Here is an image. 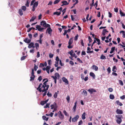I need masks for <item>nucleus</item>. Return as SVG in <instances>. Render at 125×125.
<instances>
[{
	"label": "nucleus",
	"mask_w": 125,
	"mask_h": 125,
	"mask_svg": "<svg viewBox=\"0 0 125 125\" xmlns=\"http://www.w3.org/2000/svg\"><path fill=\"white\" fill-rule=\"evenodd\" d=\"M42 85V83H40L38 87L37 88V89L40 92H44L47 91V90H46V87Z\"/></svg>",
	"instance_id": "nucleus-1"
},
{
	"label": "nucleus",
	"mask_w": 125,
	"mask_h": 125,
	"mask_svg": "<svg viewBox=\"0 0 125 125\" xmlns=\"http://www.w3.org/2000/svg\"><path fill=\"white\" fill-rule=\"evenodd\" d=\"M40 23V25L44 27L47 28L50 27V25L49 24H47L45 21H42Z\"/></svg>",
	"instance_id": "nucleus-2"
},
{
	"label": "nucleus",
	"mask_w": 125,
	"mask_h": 125,
	"mask_svg": "<svg viewBox=\"0 0 125 125\" xmlns=\"http://www.w3.org/2000/svg\"><path fill=\"white\" fill-rule=\"evenodd\" d=\"M32 72L31 73V75L30 77V81H33L35 77V76L34 75V70L33 69H32Z\"/></svg>",
	"instance_id": "nucleus-3"
},
{
	"label": "nucleus",
	"mask_w": 125,
	"mask_h": 125,
	"mask_svg": "<svg viewBox=\"0 0 125 125\" xmlns=\"http://www.w3.org/2000/svg\"><path fill=\"white\" fill-rule=\"evenodd\" d=\"M58 116L61 120H63L64 118V115L60 111H59L58 112Z\"/></svg>",
	"instance_id": "nucleus-4"
},
{
	"label": "nucleus",
	"mask_w": 125,
	"mask_h": 125,
	"mask_svg": "<svg viewBox=\"0 0 125 125\" xmlns=\"http://www.w3.org/2000/svg\"><path fill=\"white\" fill-rule=\"evenodd\" d=\"M79 118L78 115H76L72 119V121L73 122H74L76 121Z\"/></svg>",
	"instance_id": "nucleus-5"
},
{
	"label": "nucleus",
	"mask_w": 125,
	"mask_h": 125,
	"mask_svg": "<svg viewBox=\"0 0 125 125\" xmlns=\"http://www.w3.org/2000/svg\"><path fill=\"white\" fill-rule=\"evenodd\" d=\"M48 28L47 29L46 33L48 32L49 34H51V33L52 32V30L50 27H48Z\"/></svg>",
	"instance_id": "nucleus-6"
},
{
	"label": "nucleus",
	"mask_w": 125,
	"mask_h": 125,
	"mask_svg": "<svg viewBox=\"0 0 125 125\" xmlns=\"http://www.w3.org/2000/svg\"><path fill=\"white\" fill-rule=\"evenodd\" d=\"M36 28L38 29V30L40 31H42V30L44 29V28H41V26L39 25H37L36 26Z\"/></svg>",
	"instance_id": "nucleus-7"
},
{
	"label": "nucleus",
	"mask_w": 125,
	"mask_h": 125,
	"mask_svg": "<svg viewBox=\"0 0 125 125\" xmlns=\"http://www.w3.org/2000/svg\"><path fill=\"white\" fill-rule=\"evenodd\" d=\"M24 41L25 42L27 43H29L31 42V39H29L27 38H26L24 40Z\"/></svg>",
	"instance_id": "nucleus-8"
},
{
	"label": "nucleus",
	"mask_w": 125,
	"mask_h": 125,
	"mask_svg": "<svg viewBox=\"0 0 125 125\" xmlns=\"http://www.w3.org/2000/svg\"><path fill=\"white\" fill-rule=\"evenodd\" d=\"M88 91L91 94H92L93 92H96V90L93 89H90L88 90Z\"/></svg>",
	"instance_id": "nucleus-9"
},
{
	"label": "nucleus",
	"mask_w": 125,
	"mask_h": 125,
	"mask_svg": "<svg viewBox=\"0 0 125 125\" xmlns=\"http://www.w3.org/2000/svg\"><path fill=\"white\" fill-rule=\"evenodd\" d=\"M62 80L63 82L67 84H68V81L67 79L64 77L62 78Z\"/></svg>",
	"instance_id": "nucleus-10"
},
{
	"label": "nucleus",
	"mask_w": 125,
	"mask_h": 125,
	"mask_svg": "<svg viewBox=\"0 0 125 125\" xmlns=\"http://www.w3.org/2000/svg\"><path fill=\"white\" fill-rule=\"evenodd\" d=\"M116 112L117 114H122L123 113V112L122 110L118 109H117Z\"/></svg>",
	"instance_id": "nucleus-11"
},
{
	"label": "nucleus",
	"mask_w": 125,
	"mask_h": 125,
	"mask_svg": "<svg viewBox=\"0 0 125 125\" xmlns=\"http://www.w3.org/2000/svg\"><path fill=\"white\" fill-rule=\"evenodd\" d=\"M90 76H92L94 79L96 77L95 75L92 72L90 73Z\"/></svg>",
	"instance_id": "nucleus-12"
},
{
	"label": "nucleus",
	"mask_w": 125,
	"mask_h": 125,
	"mask_svg": "<svg viewBox=\"0 0 125 125\" xmlns=\"http://www.w3.org/2000/svg\"><path fill=\"white\" fill-rule=\"evenodd\" d=\"M92 68L95 71H97L98 69V67L95 65H93L92 67Z\"/></svg>",
	"instance_id": "nucleus-13"
},
{
	"label": "nucleus",
	"mask_w": 125,
	"mask_h": 125,
	"mask_svg": "<svg viewBox=\"0 0 125 125\" xmlns=\"http://www.w3.org/2000/svg\"><path fill=\"white\" fill-rule=\"evenodd\" d=\"M42 85L45 86V87H46V90H48L49 87V86L48 85H47V83L45 82H44L43 83V84Z\"/></svg>",
	"instance_id": "nucleus-14"
},
{
	"label": "nucleus",
	"mask_w": 125,
	"mask_h": 125,
	"mask_svg": "<svg viewBox=\"0 0 125 125\" xmlns=\"http://www.w3.org/2000/svg\"><path fill=\"white\" fill-rule=\"evenodd\" d=\"M73 38H71L69 40L68 42V44L69 45H71L73 43Z\"/></svg>",
	"instance_id": "nucleus-15"
},
{
	"label": "nucleus",
	"mask_w": 125,
	"mask_h": 125,
	"mask_svg": "<svg viewBox=\"0 0 125 125\" xmlns=\"http://www.w3.org/2000/svg\"><path fill=\"white\" fill-rule=\"evenodd\" d=\"M62 3L64 4V5H68L69 4V2H67V1L65 0H63L62 1Z\"/></svg>",
	"instance_id": "nucleus-16"
},
{
	"label": "nucleus",
	"mask_w": 125,
	"mask_h": 125,
	"mask_svg": "<svg viewBox=\"0 0 125 125\" xmlns=\"http://www.w3.org/2000/svg\"><path fill=\"white\" fill-rule=\"evenodd\" d=\"M77 102H75L74 103V105L73 107V111L74 112L76 110V104Z\"/></svg>",
	"instance_id": "nucleus-17"
},
{
	"label": "nucleus",
	"mask_w": 125,
	"mask_h": 125,
	"mask_svg": "<svg viewBox=\"0 0 125 125\" xmlns=\"http://www.w3.org/2000/svg\"><path fill=\"white\" fill-rule=\"evenodd\" d=\"M121 16H125V13L122 12L121 9L119 10Z\"/></svg>",
	"instance_id": "nucleus-18"
},
{
	"label": "nucleus",
	"mask_w": 125,
	"mask_h": 125,
	"mask_svg": "<svg viewBox=\"0 0 125 125\" xmlns=\"http://www.w3.org/2000/svg\"><path fill=\"white\" fill-rule=\"evenodd\" d=\"M36 16H33L31 17V19L30 20V21L31 22L33 21L36 18Z\"/></svg>",
	"instance_id": "nucleus-19"
},
{
	"label": "nucleus",
	"mask_w": 125,
	"mask_h": 125,
	"mask_svg": "<svg viewBox=\"0 0 125 125\" xmlns=\"http://www.w3.org/2000/svg\"><path fill=\"white\" fill-rule=\"evenodd\" d=\"M106 32H108V31H107V30L106 29H103V31L102 34L103 36H104L105 35V33Z\"/></svg>",
	"instance_id": "nucleus-20"
},
{
	"label": "nucleus",
	"mask_w": 125,
	"mask_h": 125,
	"mask_svg": "<svg viewBox=\"0 0 125 125\" xmlns=\"http://www.w3.org/2000/svg\"><path fill=\"white\" fill-rule=\"evenodd\" d=\"M38 1H36L34 3L33 6L35 8L37 7L38 5Z\"/></svg>",
	"instance_id": "nucleus-21"
},
{
	"label": "nucleus",
	"mask_w": 125,
	"mask_h": 125,
	"mask_svg": "<svg viewBox=\"0 0 125 125\" xmlns=\"http://www.w3.org/2000/svg\"><path fill=\"white\" fill-rule=\"evenodd\" d=\"M115 49V47H113L111 48V50L110 52V53L111 54L112 53L114 52Z\"/></svg>",
	"instance_id": "nucleus-22"
},
{
	"label": "nucleus",
	"mask_w": 125,
	"mask_h": 125,
	"mask_svg": "<svg viewBox=\"0 0 125 125\" xmlns=\"http://www.w3.org/2000/svg\"><path fill=\"white\" fill-rule=\"evenodd\" d=\"M122 33L123 34V37L124 38L125 37V31H120V33Z\"/></svg>",
	"instance_id": "nucleus-23"
},
{
	"label": "nucleus",
	"mask_w": 125,
	"mask_h": 125,
	"mask_svg": "<svg viewBox=\"0 0 125 125\" xmlns=\"http://www.w3.org/2000/svg\"><path fill=\"white\" fill-rule=\"evenodd\" d=\"M34 45V44L32 42H31L29 44L28 47L29 48H31L32 47V46H33V45Z\"/></svg>",
	"instance_id": "nucleus-24"
},
{
	"label": "nucleus",
	"mask_w": 125,
	"mask_h": 125,
	"mask_svg": "<svg viewBox=\"0 0 125 125\" xmlns=\"http://www.w3.org/2000/svg\"><path fill=\"white\" fill-rule=\"evenodd\" d=\"M42 119L44 120H45L47 121L48 120V118H47L46 116L45 115H43L42 116Z\"/></svg>",
	"instance_id": "nucleus-25"
},
{
	"label": "nucleus",
	"mask_w": 125,
	"mask_h": 125,
	"mask_svg": "<svg viewBox=\"0 0 125 125\" xmlns=\"http://www.w3.org/2000/svg\"><path fill=\"white\" fill-rule=\"evenodd\" d=\"M94 39H95L98 42V43L97 44L99 45L100 44H101V42H100V40L97 38H96L95 37L94 38Z\"/></svg>",
	"instance_id": "nucleus-26"
},
{
	"label": "nucleus",
	"mask_w": 125,
	"mask_h": 125,
	"mask_svg": "<svg viewBox=\"0 0 125 125\" xmlns=\"http://www.w3.org/2000/svg\"><path fill=\"white\" fill-rule=\"evenodd\" d=\"M85 112L83 113L82 115V118L84 120L85 119Z\"/></svg>",
	"instance_id": "nucleus-27"
},
{
	"label": "nucleus",
	"mask_w": 125,
	"mask_h": 125,
	"mask_svg": "<svg viewBox=\"0 0 125 125\" xmlns=\"http://www.w3.org/2000/svg\"><path fill=\"white\" fill-rule=\"evenodd\" d=\"M30 3V1L29 0H27V1L26 3L25 4L26 6L27 7H29V4Z\"/></svg>",
	"instance_id": "nucleus-28"
},
{
	"label": "nucleus",
	"mask_w": 125,
	"mask_h": 125,
	"mask_svg": "<svg viewBox=\"0 0 125 125\" xmlns=\"http://www.w3.org/2000/svg\"><path fill=\"white\" fill-rule=\"evenodd\" d=\"M56 104L54 102V104H53L51 106V109H52L54 108V107H56Z\"/></svg>",
	"instance_id": "nucleus-29"
},
{
	"label": "nucleus",
	"mask_w": 125,
	"mask_h": 125,
	"mask_svg": "<svg viewBox=\"0 0 125 125\" xmlns=\"http://www.w3.org/2000/svg\"><path fill=\"white\" fill-rule=\"evenodd\" d=\"M19 14L20 15H22L23 14V12L21 9H20L19 10Z\"/></svg>",
	"instance_id": "nucleus-30"
},
{
	"label": "nucleus",
	"mask_w": 125,
	"mask_h": 125,
	"mask_svg": "<svg viewBox=\"0 0 125 125\" xmlns=\"http://www.w3.org/2000/svg\"><path fill=\"white\" fill-rule=\"evenodd\" d=\"M61 14V13L60 12H54L53 13V14L54 15H59Z\"/></svg>",
	"instance_id": "nucleus-31"
},
{
	"label": "nucleus",
	"mask_w": 125,
	"mask_h": 125,
	"mask_svg": "<svg viewBox=\"0 0 125 125\" xmlns=\"http://www.w3.org/2000/svg\"><path fill=\"white\" fill-rule=\"evenodd\" d=\"M116 121L117 122L118 124H120L121 122H122V119H117L116 120Z\"/></svg>",
	"instance_id": "nucleus-32"
},
{
	"label": "nucleus",
	"mask_w": 125,
	"mask_h": 125,
	"mask_svg": "<svg viewBox=\"0 0 125 125\" xmlns=\"http://www.w3.org/2000/svg\"><path fill=\"white\" fill-rule=\"evenodd\" d=\"M35 45L36 49H38V48H39V44L37 43H36L35 44Z\"/></svg>",
	"instance_id": "nucleus-33"
},
{
	"label": "nucleus",
	"mask_w": 125,
	"mask_h": 125,
	"mask_svg": "<svg viewBox=\"0 0 125 125\" xmlns=\"http://www.w3.org/2000/svg\"><path fill=\"white\" fill-rule=\"evenodd\" d=\"M116 117L117 118V119H121V118L122 117V116L121 115H119L116 116Z\"/></svg>",
	"instance_id": "nucleus-34"
},
{
	"label": "nucleus",
	"mask_w": 125,
	"mask_h": 125,
	"mask_svg": "<svg viewBox=\"0 0 125 125\" xmlns=\"http://www.w3.org/2000/svg\"><path fill=\"white\" fill-rule=\"evenodd\" d=\"M100 59H106V58L103 54H102L101 56Z\"/></svg>",
	"instance_id": "nucleus-35"
},
{
	"label": "nucleus",
	"mask_w": 125,
	"mask_h": 125,
	"mask_svg": "<svg viewBox=\"0 0 125 125\" xmlns=\"http://www.w3.org/2000/svg\"><path fill=\"white\" fill-rule=\"evenodd\" d=\"M22 9L24 11H25L26 9V7L25 6H23L21 7Z\"/></svg>",
	"instance_id": "nucleus-36"
},
{
	"label": "nucleus",
	"mask_w": 125,
	"mask_h": 125,
	"mask_svg": "<svg viewBox=\"0 0 125 125\" xmlns=\"http://www.w3.org/2000/svg\"><path fill=\"white\" fill-rule=\"evenodd\" d=\"M60 0H55L53 2L54 4H57L60 1Z\"/></svg>",
	"instance_id": "nucleus-37"
},
{
	"label": "nucleus",
	"mask_w": 125,
	"mask_h": 125,
	"mask_svg": "<svg viewBox=\"0 0 125 125\" xmlns=\"http://www.w3.org/2000/svg\"><path fill=\"white\" fill-rule=\"evenodd\" d=\"M110 98L111 99H113L114 98V96L113 94H110Z\"/></svg>",
	"instance_id": "nucleus-38"
},
{
	"label": "nucleus",
	"mask_w": 125,
	"mask_h": 125,
	"mask_svg": "<svg viewBox=\"0 0 125 125\" xmlns=\"http://www.w3.org/2000/svg\"><path fill=\"white\" fill-rule=\"evenodd\" d=\"M55 76H56V77H57L59 78L60 77V76L58 73H56L55 74Z\"/></svg>",
	"instance_id": "nucleus-39"
},
{
	"label": "nucleus",
	"mask_w": 125,
	"mask_h": 125,
	"mask_svg": "<svg viewBox=\"0 0 125 125\" xmlns=\"http://www.w3.org/2000/svg\"><path fill=\"white\" fill-rule=\"evenodd\" d=\"M34 69H33L34 70V71L35 70V71H36L37 70V69L38 68V67H37V66H36L35 64H34Z\"/></svg>",
	"instance_id": "nucleus-40"
},
{
	"label": "nucleus",
	"mask_w": 125,
	"mask_h": 125,
	"mask_svg": "<svg viewBox=\"0 0 125 125\" xmlns=\"http://www.w3.org/2000/svg\"><path fill=\"white\" fill-rule=\"evenodd\" d=\"M26 57V56H24L21 57V61H22L24 60Z\"/></svg>",
	"instance_id": "nucleus-41"
},
{
	"label": "nucleus",
	"mask_w": 125,
	"mask_h": 125,
	"mask_svg": "<svg viewBox=\"0 0 125 125\" xmlns=\"http://www.w3.org/2000/svg\"><path fill=\"white\" fill-rule=\"evenodd\" d=\"M50 105L49 104H47L45 106H44V108H47L48 107L49 108V106Z\"/></svg>",
	"instance_id": "nucleus-42"
},
{
	"label": "nucleus",
	"mask_w": 125,
	"mask_h": 125,
	"mask_svg": "<svg viewBox=\"0 0 125 125\" xmlns=\"http://www.w3.org/2000/svg\"><path fill=\"white\" fill-rule=\"evenodd\" d=\"M78 34H77L74 37V40L75 41H77L78 39Z\"/></svg>",
	"instance_id": "nucleus-43"
},
{
	"label": "nucleus",
	"mask_w": 125,
	"mask_h": 125,
	"mask_svg": "<svg viewBox=\"0 0 125 125\" xmlns=\"http://www.w3.org/2000/svg\"><path fill=\"white\" fill-rule=\"evenodd\" d=\"M66 8H64L63 10L62 11V12H63L62 15H63L64 14V13H65V12L66 11Z\"/></svg>",
	"instance_id": "nucleus-44"
},
{
	"label": "nucleus",
	"mask_w": 125,
	"mask_h": 125,
	"mask_svg": "<svg viewBox=\"0 0 125 125\" xmlns=\"http://www.w3.org/2000/svg\"><path fill=\"white\" fill-rule=\"evenodd\" d=\"M88 38L89 43H90L92 41V39L90 36H88Z\"/></svg>",
	"instance_id": "nucleus-45"
},
{
	"label": "nucleus",
	"mask_w": 125,
	"mask_h": 125,
	"mask_svg": "<svg viewBox=\"0 0 125 125\" xmlns=\"http://www.w3.org/2000/svg\"><path fill=\"white\" fill-rule=\"evenodd\" d=\"M73 53V50H71L69 52H68V53L70 55H72V54Z\"/></svg>",
	"instance_id": "nucleus-46"
},
{
	"label": "nucleus",
	"mask_w": 125,
	"mask_h": 125,
	"mask_svg": "<svg viewBox=\"0 0 125 125\" xmlns=\"http://www.w3.org/2000/svg\"><path fill=\"white\" fill-rule=\"evenodd\" d=\"M83 93H84L85 96H86L87 95V92L86 90H83Z\"/></svg>",
	"instance_id": "nucleus-47"
},
{
	"label": "nucleus",
	"mask_w": 125,
	"mask_h": 125,
	"mask_svg": "<svg viewBox=\"0 0 125 125\" xmlns=\"http://www.w3.org/2000/svg\"><path fill=\"white\" fill-rule=\"evenodd\" d=\"M42 79V77L41 76H40L38 79V80L39 82H40Z\"/></svg>",
	"instance_id": "nucleus-48"
},
{
	"label": "nucleus",
	"mask_w": 125,
	"mask_h": 125,
	"mask_svg": "<svg viewBox=\"0 0 125 125\" xmlns=\"http://www.w3.org/2000/svg\"><path fill=\"white\" fill-rule=\"evenodd\" d=\"M107 70L109 73H110L111 72V68L110 67H109L107 69Z\"/></svg>",
	"instance_id": "nucleus-49"
},
{
	"label": "nucleus",
	"mask_w": 125,
	"mask_h": 125,
	"mask_svg": "<svg viewBox=\"0 0 125 125\" xmlns=\"http://www.w3.org/2000/svg\"><path fill=\"white\" fill-rule=\"evenodd\" d=\"M77 61H79V62L80 63H83L82 61V60H80V59L79 58H77Z\"/></svg>",
	"instance_id": "nucleus-50"
},
{
	"label": "nucleus",
	"mask_w": 125,
	"mask_h": 125,
	"mask_svg": "<svg viewBox=\"0 0 125 125\" xmlns=\"http://www.w3.org/2000/svg\"><path fill=\"white\" fill-rule=\"evenodd\" d=\"M59 64L61 66H62L64 65V64L62 63V61L61 60H60Z\"/></svg>",
	"instance_id": "nucleus-51"
},
{
	"label": "nucleus",
	"mask_w": 125,
	"mask_h": 125,
	"mask_svg": "<svg viewBox=\"0 0 125 125\" xmlns=\"http://www.w3.org/2000/svg\"><path fill=\"white\" fill-rule=\"evenodd\" d=\"M58 65V62H55L54 66L55 67H57Z\"/></svg>",
	"instance_id": "nucleus-52"
},
{
	"label": "nucleus",
	"mask_w": 125,
	"mask_h": 125,
	"mask_svg": "<svg viewBox=\"0 0 125 125\" xmlns=\"http://www.w3.org/2000/svg\"><path fill=\"white\" fill-rule=\"evenodd\" d=\"M49 57L50 58H52L53 57V55L52 54L50 53L49 54Z\"/></svg>",
	"instance_id": "nucleus-53"
},
{
	"label": "nucleus",
	"mask_w": 125,
	"mask_h": 125,
	"mask_svg": "<svg viewBox=\"0 0 125 125\" xmlns=\"http://www.w3.org/2000/svg\"><path fill=\"white\" fill-rule=\"evenodd\" d=\"M57 92H55L54 95L53 96L54 98H56L57 96Z\"/></svg>",
	"instance_id": "nucleus-54"
},
{
	"label": "nucleus",
	"mask_w": 125,
	"mask_h": 125,
	"mask_svg": "<svg viewBox=\"0 0 125 125\" xmlns=\"http://www.w3.org/2000/svg\"><path fill=\"white\" fill-rule=\"evenodd\" d=\"M119 81L120 84L121 85H123V83L122 81L120 80Z\"/></svg>",
	"instance_id": "nucleus-55"
},
{
	"label": "nucleus",
	"mask_w": 125,
	"mask_h": 125,
	"mask_svg": "<svg viewBox=\"0 0 125 125\" xmlns=\"http://www.w3.org/2000/svg\"><path fill=\"white\" fill-rule=\"evenodd\" d=\"M69 63L72 66H73L74 65V62L72 61H70Z\"/></svg>",
	"instance_id": "nucleus-56"
},
{
	"label": "nucleus",
	"mask_w": 125,
	"mask_h": 125,
	"mask_svg": "<svg viewBox=\"0 0 125 125\" xmlns=\"http://www.w3.org/2000/svg\"><path fill=\"white\" fill-rule=\"evenodd\" d=\"M108 91L110 92H112L113 91V88H109L108 89Z\"/></svg>",
	"instance_id": "nucleus-57"
},
{
	"label": "nucleus",
	"mask_w": 125,
	"mask_h": 125,
	"mask_svg": "<svg viewBox=\"0 0 125 125\" xmlns=\"http://www.w3.org/2000/svg\"><path fill=\"white\" fill-rule=\"evenodd\" d=\"M56 62H58L60 61L59 59L58 56H57L56 57Z\"/></svg>",
	"instance_id": "nucleus-58"
},
{
	"label": "nucleus",
	"mask_w": 125,
	"mask_h": 125,
	"mask_svg": "<svg viewBox=\"0 0 125 125\" xmlns=\"http://www.w3.org/2000/svg\"><path fill=\"white\" fill-rule=\"evenodd\" d=\"M81 78L82 80H84V75L83 74H82L81 75Z\"/></svg>",
	"instance_id": "nucleus-59"
},
{
	"label": "nucleus",
	"mask_w": 125,
	"mask_h": 125,
	"mask_svg": "<svg viewBox=\"0 0 125 125\" xmlns=\"http://www.w3.org/2000/svg\"><path fill=\"white\" fill-rule=\"evenodd\" d=\"M28 36L30 39L31 40L32 38V36L31 34H29Z\"/></svg>",
	"instance_id": "nucleus-60"
},
{
	"label": "nucleus",
	"mask_w": 125,
	"mask_h": 125,
	"mask_svg": "<svg viewBox=\"0 0 125 125\" xmlns=\"http://www.w3.org/2000/svg\"><path fill=\"white\" fill-rule=\"evenodd\" d=\"M52 61L51 60H50L48 61V63L49 65H51L52 63Z\"/></svg>",
	"instance_id": "nucleus-61"
},
{
	"label": "nucleus",
	"mask_w": 125,
	"mask_h": 125,
	"mask_svg": "<svg viewBox=\"0 0 125 125\" xmlns=\"http://www.w3.org/2000/svg\"><path fill=\"white\" fill-rule=\"evenodd\" d=\"M114 11L115 12H118V8H115L114 9Z\"/></svg>",
	"instance_id": "nucleus-62"
},
{
	"label": "nucleus",
	"mask_w": 125,
	"mask_h": 125,
	"mask_svg": "<svg viewBox=\"0 0 125 125\" xmlns=\"http://www.w3.org/2000/svg\"><path fill=\"white\" fill-rule=\"evenodd\" d=\"M47 95L48 97H51L52 96V94L51 93H49V92L47 94Z\"/></svg>",
	"instance_id": "nucleus-63"
},
{
	"label": "nucleus",
	"mask_w": 125,
	"mask_h": 125,
	"mask_svg": "<svg viewBox=\"0 0 125 125\" xmlns=\"http://www.w3.org/2000/svg\"><path fill=\"white\" fill-rule=\"evenodd\" d=\"M83 123L82 121V120H80L79 122L78 125H81Z\"/></svg>",
	"instance_id": "nucleus-64"
}]
</instances>
